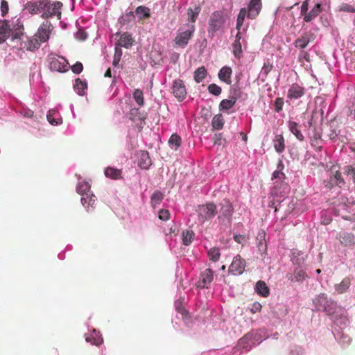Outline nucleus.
<instances>
[{
  "label": "nucleus",
  "instance_id": "1",
  "mask_svg": "<svg viewBox=\"0 0 355 355\" xmlns=\"http://www.w3.org/2000/svg\"><path fill=\"white\" fill-rule=\"evenodd\" d=\"M312 302L315 311L325 312L340 329L347 326L349 320L346 309L338 305L337 302L329 297L327 294L321 293L316 295Z\"/></svg>",
  "mask_w": 355,
  "mask_h": 355
},
{
  "label": "nucleus",
  "instance_id": "2",
  "mask_svg": "<svg viewBox=\"0 0 355 355\" xmlns=\"http://www.w3.org/2000/svg\"><path fill=\"white\" fill-rule=\"evenodd\" d=\"M261 8V0H250L248 8H243L240 10L236 19V29L237 33L245 34L248 28V23L245 24V18L254 19L259 13Z\"/></svg>",
  "mask_w": 355,
  "mask_h": 355
},
{
  "label": "nucleus",
  "instance_id": "3",
  "mask_svg": "<svg viewBox=\"0 0 355 355\" xmlns=\"http://www.w3.org/2000/svg\"><path fill=\"white\" fill-rule=\"evenodd\" d=\"M91 184L88 181L78 178L76 191L81 195V203L87 212H92L95 209L96 197L90 190Z\"/></svg>",
  "mask_w": 355,
  "mask_h": 355
},
{
  "label": "nucleus",
  "instance_id": "4",
  "mask_svg": "<svg viewBox=\"0 0 355 355\" xmlns=\"http://www.w3.org/2000/svg\"><path fill=\"white\" fill-rule=\"evenodd\" d=\"M226 17L222 11H215L209 17L208 21V36L214 38L216 33L222 31L225 28Z\"/></svg>",
  "mask_w": 355,
  "mask_h": 355
},
{
  "label": "nucleus",
  "instance_id": "5",
  "mask_svg": "<svg viewBox=\"0 0 355 355\" xmlns=\"http://www.w3.org/2000/svg\"><path fill=\"white\" fill-rule=\"evenodd\" d=\"M45 4V7L42 8V18H49L53 16H56L58 19L61 18V9L62 3L60 1H53L51 3L48 0H42Z\"/></svg>",
  "mask_w": 355,
  "mask_h": 355
},
{
  "label": "nucleus",
  "instance_id": "6",
  "mask_svg": "<svg viewBox=\"0 0 355 355\" xmlns=\"http://www.w3.org/2000/svg\"><path fill=\"white\" fill-rule=\"evenodd\" d=\"M292 261L294 266H297L293 274L288 277L291 282H302L305 280L308 276L305 271L302 268V265L304 263V258L303 256L299 257V258H293Z\"/></svg>",
  "mask_w": 355,
  "mask_h": 355
},
{
  "label": "nucleus",
  "instance_id": "7",
  "mask_svg": "<svg viewBox=\"0 0 355 355\" xmlns=\"http://www.w3.org/2000/svg\"><path fill=\"white\" fill-rule=\"evenodd\" d=\"M6 24L10 30L11 40L17 41L24 37V25L19 17H14L10 21H6Z\"/></svg>",
  "mask_w": 355,
  "mask_h": 355
},
{
  "label": "nucleus",
  "instance_id": "8",
  "mask_svg": "<svg viewBox=\"0 0 355 355\" xmlns=\"http://www.w3.org/2000/svg\"><path fill=\"white\" fill-rule=\"evenodd\" d=\"M186 26L187 29L180 33L175 39V44L182 48L187 45L196 30V26L193 24H187Z\"/></svg>",
  "mask_w": 355,
  "mask_h": 355
},
{
  "label": "nucleus",
  "instance_id": "9",
  "mask_svg": "<svg viewBox=\"0 0 355 355\" xmlns=\"http://www.w3.org/2000/svg\"><path fill=\"white\" fill-rule=\"evenodd\" d=\"M233 214V207L231 203L226 200H224L220 204V209L219 211L218 220L221 223L230 224L232 221V216Z\"/></svg>",
  "mask_w": 355,
  "mask_h": 355
},
{
  "label": "nucleus",
  "instance_id": "10",
  "mask_svg": "<svg viewBox=\"0 0 355 355\" xmlns=\"http://www.w3.org/2000/svg\"><path fill=\"white\" fill-rule=\"evenodd\" d=\"M245 34L236 33L235 40L232 44V53L234 56L240 60L243 57V48H246Z\"/></svg>",
  "mask_w": 355,
  "mask_h": 355
},
{
  "label": "nucleus",
  "instance_id": "11",
  "mask_svg": "<svg viewBox=\"0 0 355 355\" xmlns=\"http://www.w3.org/2000/svg\"><path fill=\"white\" fill-rule=\"evenodd\" d=\"M49 67L51 70L62 72L67 70L68 62L67 60L56 55H51L49 57Z\"/></svg>",
  "mask_w": 355,
  "mask_h": 355
},
{
  "label": "nucleus",
  "instance_id": "12",
  "mask_svg": "<svg viewBox=\"0 0 355 355\" xmlns=\"http://www.w3.org/2000/svg\"><path fill=\"white\" fill-rule=\"evenodd\" d=\"M21 39L22 40L18 41L20 42V48L30 51L38 49L42 43L37 37H35V35L32 37L24 35V37H21Z\"/></svg>",
  "mask_w": 355,
  "mask_h": 355
},
{
  "label": "nucleus",
  "instance_id": "13",
  "mask_svg": "<svg viewBox=\"0 0 355 355\" xmlns=\"http://www.w3.org/2000/svg\"><path fill=\"white\" fill-rule=\"evenodd\" d=\"M53 28L52 24L49 21H44L38 28L37 33L35 34V37H37L42 43H44L49 39L50 34Z\"/></svg>",
  "mask_w": 355,
  "mask_h": 355
},
{
  "label": "nucleus",
  "instance_id": "14",
  "mask_svg": "<svg viewBox=\"0 0 355 355\" xmlns=\"http://www.w3.org/2000/svg\"><path fill=\"white\" fill-rule=\"evenodd\" d=\"M214 271L210 268H206L200 274L197 286L200 288H209L214 280Z\"/></svg>",
  "mask_w": 355,
  "mask_h": 355
},
{
  "label": "nucleus",
  "instance_id": "15",
  "mask_svg": "<svg viewBox=\"0 0 355 355\" xmlns=\"http://www.w3.org/2000/svg\"><path fill=\"white\" fill-rule=\"evenodd\" d=\"M172 93L179 101H182L187 96V89L184 82L180 79H176L173 83Z\"/></svg>",
  "mask_w": 355,
  "mask_h": 355
},
{
  "label": "nucleus",
  "instance_id": "16",
  "mask_svg": "<svg viewBox=\"0 0 355 355\" xmlns=\"http://www.w3.org/2000/svg\"><path fill=\"white\" fill-rule=\"evenodd\" d=\"M245 268V261L240 255L234 257L231 265L229 267V273L232 275H241Z\"/></svg>",
  "mask_w": 355,
  "mask_h": 355
},
{
  "label": "nucleus",
  "instance_id": "17",
  "mask_svg": "<svg viewBox=\"0 0 355 355\" xmlns=\"http://www.w3.org/2000/svg\"><path fill=\"white\" fill-rule=\"evenodd\" d=\"M305 94V89L302 85L294 83L292 84L287 93V102L288 101H294L300 98Z\"/></svg>",
  "mask_w": 355,
  "mask_h": 355
},
{
  "label": "nucleus",
  "instance_id": "18",
  "mask_svg": "<svg viewBox=\"0 0 355 355\" xmlns=\"http://www.w3.org/2000/svg\"><path fill=\"white\" fill-rule=\"evenodd\" d=\"M216 213V206L214 203H207L199 207V214L204 220L214 218Z\"/></svg>",
  "mask_w": 355,
  "mask_h": 355
},
{
  "label": "nucleus",
  "instance_id": "19",
  "mask_svg": "<svg viewBox=\"0 0 355 355\" xmlns=\"http://www.w3.org/2000/svg\"><path fill=\"white\" fill-rule=\"evenodd\" d=\"M46 119L52 125H60L63 122L62 116L57 108L49 110L46 114Z\"/></svg>",
  "mask_w": 355,
  "mask_h": 355
},
{
  "label": "nucleus",
  "instance_id": "20",
  "mask_svg": "<svg viewBox=\"0 0 355 355\" xmlns=\"http://www.w3.org/2000/svg\"><path fill=\"white\" fill-rule=\"evenodd\" d=\"M45 7V4L42 0L37 1H28L24 6V10L31 15L37 14L42 11V8Z\"/></svg>",
  "mask_w": 355,
  "mask_h": 355
},
{
  "label": "nucleus",
  "instance_id": "21",
  "mask_svg": "<svg viewBox=\"0 0 355 355\" xmlns=\"http://www.w3.org/2000/svg\"><path fill=\"white\" fill-rule=\"evenodd\" d=\"M351 278L346 277L340 283L336 284L334 286V294L340 295L346 293L351 286Z\"/></svg>",
  "mask_w": 355,
  "mask_h": 355
},
{
  "label": "nucleus",
  "instance_id": "22",
  "mask_svg": "<svg viewBox=\"0 0 355 355\" xmlns=\"http://www.w3.org/2000/svg\"><path fill=\"white\" fill-rule=\"evenodd\" d=\"M322 8L320 3H316L311 10L308 11L303 16L304 21L305 22H311L313 19H315L322 12Z\"/></svg>",
  "mask_w": 355,
  "mask_h": 355
},
{
  "label": "nucleus",
  "instance_id": "23",
  "mask_svg": "<svg viewBox=\"0 0 355 355\" xmlns=\"http://www.w3.org/2000/svg\"><path fill=\"white\" fill-rule=\"evenodd\" d=\"M338 238L341 244L345 246L355 245V235L352 233L341 232L339 233Z\"/></svg>",
  "mask_w": 355,
  "mask_h": 355
},
{
  "label": "nucleus",
  "instance_id": "24",
  "mask_svg": "<svg viewBox=\"0 0 355 355\" xmlns=\"http://www.w3.org/2000/svg\"><path fill=\"white\" fill-rule=\"evenodd\" d=\"M345 183L341 173L339 171H336L334 175L330 176L329 181L327 182L326 187L329 188H331L334 186L342 187Z\"/></svg>",
  "mask_w": 355,
  "mask_h": 355
},
{
  "label": "nucleus",
  "instance_id": "25",
  "mask_svg": "<svg viewBox=\"0 0 355 355\" xmlns=\"http://www.w3.org/2000/svg\"><path fill=\"white\" fill-rule=\"evenodd\" d=\"M85 340L87 343L98 346L103 343V338L99 331L93 329L90 334L85 336Z\"/></svg>",
  "mask_w": 355,
  "mask_h": 355
},
{
  "label": "nucleus",
  "instance_id": "26",
  "mask_svg": "<svg viewBox=\"0 0 355 355\" xmlns=\"http://www.w3.org/2000/svg\"><path fill=\"white\" fill-rule=\"evenodd\" d=\"M132 43L133 40L131 34L125 32L120 35V37L116 44L121 47L128 49L132 46Z\"/></svg>",
  "mask_w": 355,
  "mask_h": 355
},
{
  "label": "nucleus",
  "instance_id": "27",
  "mask_svg": "<svg viewBox=\"0 0 355 355\" xmlns=\"http://www.w3.org/2000/svg\"><path fill=\"white\" fill-rule=\"evenodd\" d=\"M73 89L79 96H84L87 90V80L76 78L73 84Z\"/></svg>",
  "mask_w": 355,
  "mask_h": 355
},
{
  "label": "nucleus",
  "instance_id": "28",
  "mask_svg": "<svg viewBox=\"0 0 355 355\" xmlns=\"http://www.w3.org/2000/svg\"><path fill=\"white\" fill-rule=\"evenodd\" d=\"M232 70L230 67L225 66L218 72V78L223 82L230 85L232 83L231 76Z\"/></svg>",
  "mask_w": 355,
  "mask_h": 355
},
{
  "label": "nucleus",
  "instance_id": "29",
  "mask_svg": "<svg viewBox=\"0 0 355 355\" xmlns=\"http://www.w3.org/2000/svg\"><path fill=\"white\" fill-rule=\"evenodd\" d=\"M152 164L151 159L147 151H142L138 160V165L142 169H148Z\"/></svg>",
  "mask_w": 355,
  "mask_h": 355
},
{
  "label": "nucleus",
  "instance_id": "30",
  "mask_svg": "<svg viewBox=\"0 0 355 355\" xmlns=\"http://www.w3.org/2000/svg\"><path fill=\"white\" fill-rule=\"evenodd\" d=\"M201 10V6L198 4H195L193 7L189 8L187 10L188 24H193L196 22Z\"/></svg>",
  "mask_w": 355,
  "mask_h": 355
},
{
  "label": "nucleus",
  "instance_id": "31",
  "mask_svg": "<svg viewBox=\"0 0 355 355\" xmlns=\"http://www.w3.org/2000/svg\"><path fill=\"white\" fill-rule=\"evenodd\" d=\"M250 335L247 334L238 341L239 346H241L245 352L250 351L253 346L256 345L254 341L250 338Z\"/></svg>",
  "mask_w": 355,
  "mask_h": 355
},
{
  "label": "nucleus",
  "instance_id": "32",
  "mask_svg": "<svg viewBox=\"0 0 355 355\" xmlns=\"http://www.w3.org/2000/svg\"><path fill=\"white\" fill-rule=\"evenodd\" d=\"M312 40V35L311 33H306L300 37L297 38L295 42L294 45L295 47L304 49H305L309 43Z\"/></svg>",
  "mask_w": 355,
  "mask_h": 355
},
{
  "label": "nucleus",
  "instance_id": "33",
  "mask_svg": "<svg viewBox=\"0 0 355 355\" xmlns=\"http://www.w3.org/2000/svg\"><path fill=\"white\" fill-rule=\"evenodd\" d=\"M182 244L188 246L191 244L195 237V233L192 230L185 229L181 233Z\"/></svg>",
  "mask_w": 355,
  "mask_h": 355
},
{
  "label": "nucleus",
  "instance_id": "34",
  "mask_svg": "<svg viewBox=\"0 0 355 355\" xmlns=\"http://www.w3.org/2000/svg\"><path fill=\"white\" fill-rule=\"evenodd\" d=\"M288 128L289 130L295 136V137L300 141H304V137L300 130L299 125L293 121L288 122Z\"/></svg>",
  "mask_w": 355,
  "mask_h": 355
},
{
  "label": "nucleus",
  "instance_id": "35",
  "mask_svg": "<svg viewBox=\"0 0 355 355\" xmlns=\"http://www.w3.org/2000/svg\"><path fill=\"white\" fill-rule=\"evenodd\" d=\"M10 37V30L6 24V20L0 21V43L4 42Z\"/></svg>",
  "mask_w": 355,
  "mask_h": 355
},
{
  "label": "nucleus",
  "instance_id": "36",
  "mask_svg": "<svg viewBox=\"0 0 355 355\" xmlns=\"http://www.w3.org/2000/svg\"><path fill=\"white\" fill-rule=\"evenodd\" d=\"M250 335V338L254 341L256 345L261 343L266 338V332L264 329H258L257 331H253L248 334Z\"/></svg>",
  "mask_w": 355,
  "mask_h": 355
},
{
  "label": "nucleus",
  "instance_id": "37",
  "mask_svg": "<svg viewBox=\"0 0 355 355\" xmlns=\"http://www.w3.org/2000/svg\"><path fill=\"white\" fill-rule=\"evenodd\" d=\"M19 112L23 116L33 119V126L35 128H39L38 118L36 116H34L33 112L31 110L26 107H22Z\"/></svg>",
  "mask_w": 355,
  "mask_h": 355
},
{
  "label": "nucleus",
  "instance_id": "38",
  "mask_svg": "<svg viewBox=\"0 0 355 355\" xmlns=\"http://www.w3.org/2000/svg\"><path fill=\"white\" fill-rule=\"evenodd\" d=\"M256 292L262 297H266L269 295L270 290L266 284L263 281H259L255 285Z\"/></svg>",
  "mask_w": 355,
  "mask_h": 355
},
{
  "label": "nucleus",
  "instance_id": "39",
  "mask_svg": "<svg viewBox=\"0 0 355 355\" xmlns=\"http://www.w3.org/2000/svg\"><path fill=\"white\" fill-rule=\"evenodd\" d=\"M274 148L277 153H282L285 150L284 138L282 135H276L274 140Z\"/></svg>",
  "mask_w": 355,
  "mask_h": 355
},
{
  "label": "nucleus",
  "instance_id": "40",
  "mask_svg": "<svg viewBox=\"0 0 355 355\" xmlns=\"http://www.w3.org/2000/svg\"><path fill=\"white\" fill-rule=\"evenodd\" d=\"M104 174L107 178L118 180L121 178V171L119 169L113 167H107L104 171Z\"/></svg>",
  "mask_w": 355,
  "mask_h": 355
},
{
  "label": "nucleus",
  "instance_id": "41",
  "mask_svg": "<svg viewBox=\"0 0 355 355\" xmlns=\"http://www.w3.org/2000/svg\"><path fill=\"white\" fill-rule=\"evenodd\" d=\"M135 15L134 12L129 11L123 14L119 18V22L122 25H129L135 21Z\"/></svg>",
  "mask_w": 355,
  "mask_h": 355
},
{
  "label": "nucleus",
  "instance_id": "42",
  "mask_svg": "<svg viewBox=\"0 0 355 355\" xmlns=\"http://www.w3.org/2000/svg\"><path fill=\"white\" fill-rule=\"evenodd\" d=\"M164 198V195L160 191H155L151 196L150 204L153 209L158 207Z\"/></svg>",
  "mask_w": 355,
  "mask_h": 355
},
{
  "label": "nucleus",
  "instance_id": "43",
  "mask_svg": "<svg viewBox=\"0 0 355 355\" xmlns=\"http://www.w3.org/2000/svg\"><path fill=\"white\" fill-rule=\"evenodd\" d=\"M334 335L335 338L342 345L349 344L350 343V338L347 334H345L343 331L335 329Z\"/></svg>",
  "mask_w": 355,
  "mask_h": 355
},
{
  "label": "nucleus",
  "instance_id": "44",
  "mask_svg": "<svg viewBox=\"0 0 355 355\" xmlns=\"http://www.w3.org/2000/svg\"><path fill=\"white\" fill-rule=\"evenodd\" d=\"M168 143L171 149L176 150L182 144V139L178 134L174 133L169 138Z\"/></svg>",
  "mask_w": 355,
  "mask_h": 355
},
{
  "label": "nucleus",
  "instance_id": "45",
  "mask_svg": "<svg viewBox=\"0 0 355 355\" xmlns=\"http://www.w3.org/2000/svg\"><path fill=\"white\" fill-rule=\"evenodd\" d=\"M135 15L140 19H147L150 15V10L148 7L140 6L136 8Z\"/></svg>",
  "mask_w": 355,
  "mask_h": 355
},
{
  "label": "nucleus",
  "instance_id": "46",
  "mask_svg": "<svg viewBox=\"0 0 355 355\" xmlns=\"http://www.w3.org/2000/svg\"><path fill=\"white\" fill-rule=\"evenodd\" d=\"M236 102V98H232L231 99H223L221 101L219 105L220 110H228L231 109L235 105Z\"/></svg>",
  "mask_w": 355,
  "mask_h": 355
},
{
  "label": "nucleus",
  "instance_id": "47",
  "mask_svg": "<svg viewBox=\"0 0 355 355\" xmlns=\"http://www.w3.org/2000/svg\"><path fill=\"white\" fill-rule=\"evenodd\" d=\"M207 70L204 67L198 68L194 72V80L196 83H200L206 77Z\"/></svg>",
  "mask_w": 355,
  "mask_h": 355
},
{
  "label": "nucleus",
  "instance_id": "48",
  "mask_svg": "<svg viewBox=\"0 0 355 355\" xmlns=\"http://www.w3.org/2000/svg\"><path fill=\"white\" fill-rule=\"evenodd\" d=\"M272 69V65H270L269 64L264 63L263 66L262 67L261 71L259 74V79L262 82L264 83L266 80V78L269 73V72Z\"/></svg>",
  "mask_w": 355,
  "mask_h": 355
},
{
  "label": "nucleus",
  "instance_id": "49",
  "mask_svg": "<svg viewBox=\"0 0 355 355\" xmlns=\"http://www.w3.org/2000/svg\"><path fill=\"white\" fill-rule=\"evenodd\" d=\"M207 256L209 260L213 262H217L220 257V252L218 248H211L207 252Z\"/></svg>",
  "mask_w": 355,
  "mask_h": 355
},
{
  "label": "nucleus",
  "instance_id": "50",
  "mask_svg": "<svg viewBox=\"0 0 355 355\" xmlns=\"http://www.w3.org/2000/svg\"><path fill=\"white\" fill-rule=\"evenodd\" d=\"M212 126L216 130H220L224 125L223 119L221 115H216L212 119Z\"/></svg>",
  "mask_w": 355,
  "mask_h": 355
},
{
  "label": "nucleus",
  "instance_id": "51",
  "mask_svg": "<svg viewBox=\"0 0 355 355\" xmlns=\"http://www.w3.org/2000/svg\"><path fill=\"white\" fill-rule=\"evenodd\" d=\"M245 352L241 346H239V343H238L236 346H234L232 349H228L225 352L226 355H241L243 353Z\"/></svg>",
  "mask_w": 355,
  "mask_h": 355
},
{
  "label": "nucleus",
  "instance_id": "52",
  "mask_svg": "<svg viewBox=\"0 0 355 355\" xmlns=\"http://www.w3.org/2000/svg\"><path fill=\"white\" fill-rule=\"evenodd\" d=\"M133 98L139 106L141 107L144 105V94L141 90L135 89L133 92Z\"/></svg>",
  "mask_w": 355,
  "mask_h": 355
},
{
  "label": "nucleus",
  "instance_id": "53",
  "mask_svg": "<svg viewBox=\"0 0 355 355\" xmlns=\"http://www.w3.org/2000/svg\"><path fill=\"white\" fill-rule=\"evenodd\" d=\"M183 302H184V299L180 298V299L177 300L175 302V307L176 311L179 313L182 314V317L184 318V315L187 313H186V310L184 309V308L183 306Z\"/></svg>",
  "mask_w": 355,
  "mask_h": 355
},
{
  "label": "nucleus",
  "instance_id": "54",
  "mask_svg": "<svg viewBox=\"0 0 355 355\" xmlns=\"http://www.w3.org/2000/svg\"><path fill=\"white\" fill-rule=\"evenodd\" d=\"M74 37L77 40L85 41L88 37L87 33L83 28H79L75 33Z\"/></svg>",
  "mask_w": 355,
  "mask_h": 355
},
{
  "label": "nucleus",
  "instance_id": "55",
  "mask_svg": "<svg viewBox=\"0 0 355 355\" xmlns=\"http://www.w3.org/2000/svg\"><path fill=\"white\" fill-rule=\"evenodd\" d=\"M286 178L285 174L280 171L279 170H276L272 173V180H275V184H278L279 182H281L282 180H284Z\"/></svg>",
  "mask_w": 355,
  "mask_h": 355
},
{
  "label": "nucleus",
  "instance_id": "56",
  "mask_svg": "<svg viewBox=\"0 0 355 355\" xmlns=\"http://www.w3.org/2000/svg\"><path fill=\"white\" fill-rule=\"evenodd\" d=\"M208 91L213 95L218 96L221 93V88L217 85L212 83L208 86Z\"/></svg>",
  "mask_w": 355,
  "mask_h": 355
},
{
  "label": "nucleus",
  "instance_id": "57",
  "mask_svg": "<svg viewBox=\"0 0 355 355\" xmlns=\"http://www.w3.org/2000/svg\"><path fill=\"white\" fill-rule=\"evenodd\" d=\"M345 173L355 183V167L347 166L345 167Z\"/></svg>",
  "mask_w": 355,
  "mask_h": 355
},
{
  "label": "nucleus",
  "instance_id": "58",
  "mask_svg": "<svg viewBox=\"0 0 355 355\" xmlns=\"http://www.w3.org/2000/svg\"><path fill=\"white\" fill-rule=\"evenodd\" d=\"M170 216L171 214L168 209H162L158 212V217L162 220L166 221L169 220Z\"/></svg>",
  "mask_w": 355,
  "mask_h": 355
},
{
  "label": "nucleus",
  "instance_id": "59",
  "mask_svg": "<svg viewBox=\"0 0 355 355\" xmlns=\"http://www.w3.org/2000/svg\"><path fill=\"white\" fill-rule=\"evenodd\" d=\"M339 11L347 12H355V8L347 3H342L339 6Z\"/></svg>",
  "mask_w": 355,
  "mask_h": 355
},
{
  "label": "nucleus",
  "instance_id": "60",
  "mask_svg": "<svg viewBox=\"0 0 355 355\" xmlns=\"http://www.w3.org/2000/svg\"><path fill=\"white\" fill-rule=\"evenodd\" d=\"M71 69L74 73L79 74L83 71V64L80 62H76L71 67Z\"/></svg>",
  "mask_w": 355,
  "mask_h": 355
},
{
  "label": "nucleus",
  "instance_id": "61",
  "mask_svg": "<svg viewBox=\"0 0 355 355\" xmlns=\"http://www.w3.org/2000/svg\"><path fill=\"white\" fill-rule=\"evenodd\" d=\"M284 105V99L282 98H277L275 101V110L277 112L282 110Z\"/></svg>",
  "mask_w": 355,
  "mask_h": 355
},
{
  "label": "nucleus",
  "instance_id": "62",
  "mask_svg": "<svg viewBox=\"0 0 355 355\" xmlns=\"http://www.w3.org/2000/svg\"><path fill=\"white\" fill-rule=\"evenodd\" d=\"M309 11V0H305L301 5L300 14L304 16Z\"/></svg>",
  "mask_w": 355,
  "mask_h": 355
},
{
  "label": "nucleus",
  "instance_id": "63",
  "mask_svg": "<svg viewBox=\"0 0 355 355\" xmlns=\"http://www.w3.org/2000/svg\"><path fill=\"white\" fill-rule=\"evenodd\" d=\"M1 12L3 16L8 12V4L5 0H1Z\"/></svg>",
  "mask_w": 355,
  "mask_h": 355
},
{
  "label": "nucleus",
  "instance_id": "64",
  "mask_svg": "<svg viewBox=\"0 0 355 355\" xmlns=\"http://www.w3.org/2000/svg\"><path fill=\"white\" fill-rule=\"evenodd\" d=\"M290 354L291 355H303L304 349L300 347H295L293 349H291Z\"/></svg>",
  "mask_w": 355,
  "mask_h": 355
}]
</instances>
